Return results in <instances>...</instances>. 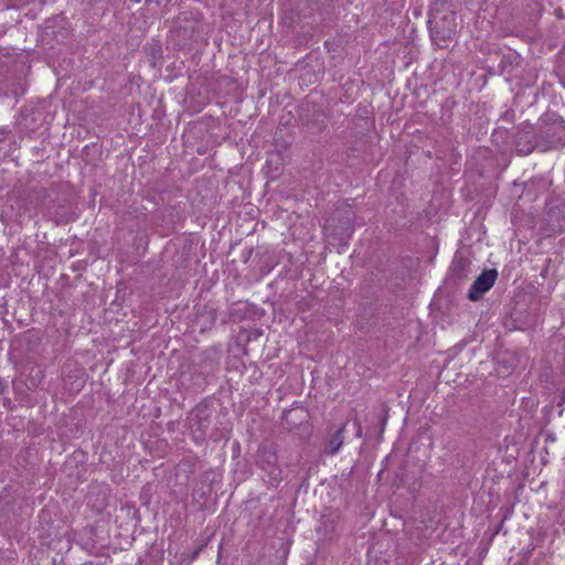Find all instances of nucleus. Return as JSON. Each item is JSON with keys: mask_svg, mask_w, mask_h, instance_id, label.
Returning a JSON list of instances; mask_svg holds the SVG:
<instances>
[{"mask_svg": "<svg viewBox=\"0 0 565 565\" xmlns=\"http://www.w3.org/2000/svg\"><path fill=\"white\" fill-rule=\"evenodd\" d=\"M428 28L434 42L452 39L457 31L456 13L448 0H434L429 9Z\"/></svg>", "mask_w": 565, "mask_h": 565, "instance_id": "1", "label": "nucleus"}, {"mask_svg": "<svg viewBox=\"0 0 565 565\" xmlns=\"http://www.w3.org/2000/svg\"><path fill=\"white\" fill-rule=\"evenodd\" d=\"M355 223V213L350 205L342 204L338 206L331 216L327 220L324 231L327 235L334 237L340 243L348 241Z\"/></svg>", "mask_w": 565, "mask_h": 565, "instance_id": "2", "label": "nucleus"}, {"mask_svg": "<svg viewBox=\"0 0 565 565\" xmlns=\"http://www.w3.org/2000/svg\"><path fill=\"white\" fill-rule=\"evenodd\" d=\"M541 150L546 151L565 147V120L557 119L547 125L541 132Z\"/></svg>", "mask_w": 565, "mask_h": 565, "instance_id": "3", "label": "nucleus"}, {"mask_svg": "<svg viewBox=\"0 0 565 565\" xmlns=\"http://www.w3.org/2000/svg\"><path fill=\"white\" fill-rule=\"evenodd\" d=\"M258 465L264 471V480L271 487H277L282 480L281 470L277 465V457L274 452L264 450L259 455Z\"/></svg>", "mask_w": 565, "mask_h": 565, "instance_id": "4", "label": "nucleus"}, {"mask_svg": "<svg viewBox=\"0 0 565 565\" xmlns=\"http://www.w3.org/2000/svg\"><path fill=\"white\" fill-rule=\"evenodd\" d=\"M323 113L316 104L305 103L299 108V119L307 128L322 131L326 128Z\"/></svg>", "mask_w": 565, "mask_h": 565, "instance_id": "5", "label": "nucleus"}, {"mask_svg": "<svg viewBox=\"0 0 565 565\" xmlns=\"http://www.w3.org/2000/svg\"><path fill=\"white\" fill-rule=\"evenodd\" d=\"M498 277L497 269L483 270L471 285L467 297L471 301H477L494 285Z\"/></svg>", "mask_w": 565, "mask_h": 565, "instance_id": "6", "label": "nucleus"}, {"mask_svg": "<svg viewBox=\"0 0 565 565\" xmlns=\"http://www.w3.org/2000/svg\"><path fill=\"white\" fill-rule=\"evenodd\" d=\"M206 407L196 406L190 417V428L195 440H204L210 419Z\"/></svg>", "mask_w": 565, "mask_h": 565, "instance_id": "7", "label": "nucleus"}, {"mask_svg": "<svg viewBox=\"0 0 565 565\" xmlns=\"http://www.w3.org/2000/svg\"><path fill=\"white\" fill-rule=\"evenodd\" d=\"M541 134L534 131H519L515 137V148L520 154H530L536 147L541 148Z\"/></svg>", "mask_w": 565, "mask_h": 565, "instance_id": "8", "label": "nucleus"}, {"mask_svg": "<svg viewBox=\"0 0 565 565\" xmlns=\"http://www.w3.org/2000/svg\"><path fill=\"white\" fill-rule=\"evenodd\" d=\"M307 418V411L303 407H296L285 411L282 415V425L288 429H294Z\"/></svg>", "mask_w": 565, "mask_h": 565, "instance_id": "9", "label": "nucleus"}, {"mask_svg": "<svg viewBox=\"0 0 565 565\" xmlns=\"http://www.w3.org/2000/svg\"><path fill=\"white\" fill-rule=\"evenodd\" d=\"M318 533L323 540H331L337 531V520L332 515L323 514L320 519V524L317 529Z\"/></svg>", "mask_w": 565, "mask_h": 565, "instance_id": "10", "label": "nucleus"}, {"mask_svg": "<svg viewBox=\"0 0 565 565\" xmlns=\"http://www.w3.org/2000/svg\"><path fill=\"white\" fill-rule=\"evenodd\" d=\"M521 62V56L515 51H509L501 57L499 63L500 74H511L515 66Z\"/></svg>", "mask_w": 565, "mask_h": 565, "instance_id": "11", "label": "nucleus"}, {"mask_svg": "<svg viewBox=\"0 0 565 565\" xmlns=\"http://www.w3.org/2000/svg\"><path fill=\"white\" fill-rule=\"evenodd\" d=\"M345 426H347V423H343L338 429L337 431L330 437L328 444H327V447H326V452L330 456H333L335 455L340 448L342 447L343 445V441H344V437H343V434H344V430H345Z\"/></svg>", "mask_w": 565, "mask_h": 565, "instance_id": "12", "label": "nucleus"}, {"mask_svg": "<svg viewBox=\"0 0 565 565\" xmlns=\"http://www.w3.org/2000/svg\"><path fill=\"white\" fill-rule=\"evenodd\" d=\"M373 417L380 422L381 428L380 434L384 433L387 418H388V407L386 404H381L379 408L374 409Z\"/></svg>", "mask_w": 565, "mask_h": 565, "instance_id": "13", "label": "nucleus"}, {"mask_svg": "<svg viewBox=\"0 0 565 565\" xmlns=\"http://www.w3.org/2000/svg\"><path fill=\"white\" fill-rule=\"evenodd\" d=\"M466 264L462 260H459L454 264V270L461 273L465 270Z\"/></svg>", "mask_w": 565, "mask_h": 565, "instance_id": "14", "label": "nucleus"}, {"mask_svg": "<svg viewBox=\"0 0 565 565\" xmlns=\"http://www.w3.org/2000/svg\"><path fill=\"white\" fill-rule=\"evenodd\" d=\"M9 134H10L9 129L3 128V127L0 128V143L7 139Z\"/></svg>", "mask_w": 565, "mask_h": 565, "instance_id": "15", "label": "nucleus"}, {"mask_svg": "<svg viewBox=\"0 0 565 565\" xmlns=\"http://www.w3.org/2000/svg\"><path fill=\"white\" fill-rule=\"evenodd\" d=\"M354 426L356 427L355 436L358 438H361L362 437V426H361V424L358 420H355L354 422Z\"/></svg>", "mask_w": 565, "mask_h": 565, "instance_id": "16", "label": "nucleus"}, {"mask_svg": "<svg viewBox=\"0 0 565 565\" xmlns=\"http://www.w3.org/2000/svg\"><path fill=\"white\" fill-rule=\"evenodd\" d=\"M163 0H146L147 3H156L157 6H160ZM167 2H170V0H166Z\"/></svg>", "mask_w": 565, "mask_h": 565, "instance_id": "17", "label": "nucleus"}, {"mask_svg": "<svg viewBox=\"0 0 565 565\" xmlns=\"http://www.w3.org/2000/svg\"><path fill=\"white\" fill-rule=\"evenodd\" d=\"M551 263V259H546V267L542 270V275L545 277L546 276V273H547V268H548V265Z\"/></svg>", "mask_w": 565, "mask_h": 565, "instance_id": "18", "label": "nucleus"}, {"mask_svg": "<svg viewBox=\"0 0 565 565\" xmlns=\"http://www.w3.org/2000/svg\"><path fill=\"white\" fill-rule=\"evenodd\" d=\"M503 522H504V519L500 522V524H499V525H498V527L495 529V531H494L493 535H495V534H498V533H499V531H500V530L502 529V526H503Z\"/></svg>", "mask_w": 565, "mask_h": 565, "instance_id": "19", "label": "nucleus"}, {"mask_svg": "<svg viewBox=\"0 0 565 565\" xmlns=\"http://www.w3.org/2000/svg\"><path fill=\"white\" fill-rule=\"evenodd\" d=\"M4 388H6V383L0 379V394L3 393Z\"/></svg>", "mask_w": 565, "mask_h": 565, "instance_id": "20", "label": "nucleus"}, {"mask_svg": "<svg viewBox=\"0 0 565 565\" xmlns=\"http://www.w3.org/2000/svg\"><path fill=\"white\" fill-rule=\"evenodd\" d=\"M561 84L565 88V77L561 81Z\"/></svg>", "mask_w": 565, "mask_h": 565, "instance_id": "21", "label": "nucleus"}]
</instances>
